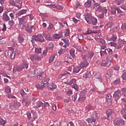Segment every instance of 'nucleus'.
<instances>
[{
    "instance_id": "1",
    "label": "nucleus",
    "mask_w": 126,
    "mask_h": 126,
    "mask_svg": "<svg viewBox=\"0 0 126 126\" xmlns=\"http://www.w3.org/2000/svg\"><path fill=\"white\" fill-rule=\"evenodd\" d=\"M85 19L88 24H92L93 25H97V19L94 17L92 15L88 14L85 16Z\"/></svg>"
},
{
    "instance_id": "2",
    "label": "nucleus",
    "mask_w": 126,
    "mask_h": 126,
    "mask_svg": "<svg viewBox=\"0 0 126 126\" xmlns=\"http://www.w3.org/2000/svg\"><path fill=\"white\" fill-rule=\"evenodd\" d=\"M46 73H42L37 76V78L38 80H42L41 85V86H43V87H46L49 85V83H48L46 81H44V79L46 78Z\"/></svg>"
},
{
    "instance_id": "3",
    "label": "nucleus",
    "mask_w": 126,
    "mask_h": 126,
    "mask_svg": "<svg viewBox=\"0 0 126 126\" xmlns=\"http://www.w3.org/2000/svg\"><path fill=\"white\" fill-rule=\"evenodd\" d=\"M94 8L96 10V11H99V12H102L103 14L104 13H107V9L105 8H102V7L100 6V4L99 3L94 4Z\"/></svg>"
},
{
    "instance_id": "4",
    "label": "nucleus",
    "mask_w": 126,
    "mask_h": 126,
    "mask_svg": "<svg viewBox=\"0 0 126 126\" xmlns=\"http://www.w3.org/2000/svg\"><path fill=\"white\" fill-rule=\"evenodd\" d=\"M32 40H31L32 45H34V41H38V42H43L44 41V37L41 34H38L37 35H32Z\"/></svg>"
},
{
    "instance_id": "5",
    "label": "nucleus",
    "mask_w": 126,
    "mask_h": 126,
    "mask_svg": "<svg viewBox=\"0 0 126 126\" xmlns=\"http://www.w3.org/2000/svg\"><path fill=\"white\" fill-rule=\"evenodd\" d=\"M82 61L80 63V67L81 68H84V67H87L89 65V63L86 60V56L85 55H83L82 56Z\"/></svg>"
},
{
    "instance_id": "6",
    "label": "nucleus",
    "mask_w": 126,
    "mask_h": 126,
    "mask_svg": "<svg viewBox=\"0 0 126 126\" xmlns=\"http://www.w3.org/2000/svg\"><path fill=\"white\" fill-rule=\"evenodd\" d=\"M32 115L31 114V113L29 112H27L28 119L29 120H31L32 118H33V120H35V119L38 118V115H37V113H36V112L34 111H32Z\"/></svg>"
},
{
    "instance_id": "7",
    "label": "nucleus",
    "mask_w": 126,
    "mask_h": 126,
    "mask_svg": "<svg viewBox=\"0 0 126 126\" xmlns=\"http://www.w3.org/2000/svg\"><path fill=\"white\" fill-rule=\"evenodd\" d=\"M114 126H119L120 125H125V121L122 118H117L113 121Z\"/></svg>"
},
{
    "instance_id": "8",
    "label": "nucleus",
    "mask_w": 126,
    "mask_h": 126,
    "mask_svg": "<svg viewBox=\"0 0 126 126\" xmlns=\"http://www.w3.org/2000/svg\"><path fill=\"white\" fill-rule=\"evenodd\" d=\"M42 58L43 56L42 55H32L30 57L31 61H41Z\"/></svg>"
},
{
    "instance_id": "9",
    "label": "nucleus",
    "mask_w": 126,
    "mask_h": 126,
    "mask_svg": "<svg viewBox=\"0 0 126 126\" xmlns=\"http://www.w3.org/2000/svg\"><path fill=\"white\" fill-rule=\"evenodd\" d=\"M121 96V91L120 90H118L115 91L114 94H113V96L114 98V100L115 101H118L119 99H120V96Z\"/></svg>"
},
{
    "instance_id": "10",
    "label": "nucleus",
    "mask_w": 126,
    "mask_h": 126,
    "mask_svg": "<svg viewBox=\"0 0 126 126\" xmlns=\"http://www.w3.org/2000/svg\"><path fill=\"white\" fill-rule=\"evenodd\" d=\"M94 3H95V0H88L85 3V6L88 7V8H91V6L92 4H94Z\"/></svg>"
},
{
    "instance_id": "11",
    "label": "nucleus",
    "mask_w": 126,
    "mask_h": 126,
    "mask_svg": "<svg viewBox=\"0 0 126 126\" xmlns=\"http://www.w3.org/2000/svg\"><path fill=\"white\" fill-rule=\"evenodd\" d=\"M106 99L107 102V105L111 106V104H112V95L110 94H107L106 96Z\"/></svg>"
},
{
    "instance_id": "12",
    "label": "nucleus",
    "mask_w": 126,
    "mask_h": 126,
    "mask_svg": "<svg viewBox=\"0 0 126 126\" xmlns=\"http://www.w3.org/2000/svg\"><path fill=\"white\" fill-rule=\"evenodd\" d=\"M114 110L113 109H108L107 111L106 114H107V120H108L109 121V120H110V117H111V116H112V114H113L114 113Z\"/></svg>"
},
{
    "instance_id": "13",
    "label": "nucleus",
    "mask_w": 126,
    "mask_h": 126,
    "mask_svg": "<svg viewBox=\"0 0 126 126\" xmlns=\"http://www.w3.org/2000/svg\"><path fill=\"white\" fill-rule=\"evenodd\" d=\"M62 41H63L65 45H63V48H67L69 46V40L68 38H62Z\"/></svg>"
},
{
    "instance_id": "14",
    "label": "nucleus",
    "mask_w": 126,
    "mask_h": 126,
    "mask_svg": "<svg viewBox=\"0 0 126 126\" xmlns=\"http://www.w3.org/2000/svg\"><path fill=\"white\" fill-rule=\"evenodd\" d=\"M2 19L4 21H9L10 18L8 15H7V12H5L2 15Z\"/></svg>"
},
{
    "instance_id": "15",
    "label": "nucleus",
    "mask_w": 126,
    "mask_h": 126,
    "mask_svg": "<svg viewBox=\"0 0 126 126\" xmlns=\"http://www.w3.org/2000/svg\"><path fill=\"white\" fill-rule=\"evenodd\" d=\"M50 84L48 83V89L49 90H51V91H53L54 89H57V85H56L55 84H51V85H49Z\"/></svg>"
},
{
    "instance_id": "16",
    "label": "nucleus",
    "mask_w": 126,
    "mask_h": 126,
    "mask_svg": "<svg viewBox=\"0 0 126 126\" xmlns=\"http://www.w3.org/2000/svg\"><path fill=\"white\" fill-rule=\"evenodd\" d=\"M22 70V68H21V66H15L13 67V71L14 73H15L16 71H21Z\"/></svg>"
},
{
    "instance_id": "17",
    "label": "nucleus",
    "mask_w": 126,
    "mask_h": 126,
    "mask_svg": "<svg viewBox=\"0 0 126 126\" xmlns=\"http://www.w3.org/2000/svg\"><path fill=\"white\" fill-rule=\"evenodd\" d=\"M94 52L92 51H90L89 53H88L86 55H85L86 58H88V59H92L93 57L94 56Z\"/></svg>"
},
{
    "instance_id": "18",
    "label": "nucleus",
    "mask_w": 126,
    "mask_h": 126,
    "mask_svg": "<svg viewBox=\"0 0 126 126\" xmlns=\"http://www.w3.org/2000/svg\"><path fill=\"white\" fill-rule=\"evenodd\" d=\"M111 14H113V15H115V14H117L118 8L111 7Z\"/></svg>"
},
{
    "instance_id": "19",
    "label": "nucleus",
    "mask_w": 126,
    "mask_h": 126,
    "mask_svg": "<svg viewBox=\"0 0 126 126\" xmlns=\"http://www.w3.org/2000/svg\"><path fill=\"white\" fill-rule=\"evenodd\" d=\"M44 37L48 41H51L52 40V35L51 33H49L48 32L44 35Z\"/></svg>"
},
{
    "instance_id": "20",
    "label": "nucleus",
    "mask_w": 126,
    "mask_h": 126,
    "mask_svg": "<svg viewBox=\"0 0 126 126\" xmlns=\"http://www.w3.org/2000/svg\"><path fill=\"white\" fill-rule=\"evenodd\" d=\"M118 36H117V34H113L110 37L111 41H113V42H116Z\"/></svg>"
},
{
    "instance_id": "21",
    "label": "nucleus",
    "mask_w": 126,
    "mask_h": 126,
    "mask_svg": "<svg viewBox=\"0 0 126 126\" xmlns=\"http://www.w3.org/2000/svg\"><path fill=\"white\" fill-rule=\"evenodd\" d=\"M63 37V32L59 34H55L53 35L54 39H61Z\"/></svg>"
},
{
    "instance_id": "22",
    "label": "nucleus",
    "mask_w": 126,
    "mask_h": 126,
    "mask_svg": "<svg viewBox=\"0 0 126 126\" xmlns=\"http://www.w3.org/2000/svg\"><path fill=\"white\" fill-rule=\"evenodd\" d=\"M95 40L96 41V42H98L99 44H102V45H104V44L106 43L105 40L103 39L102 38H97L95 39Z\"/></svg>"
},
{
    "instance_id": "23",
    "label": "nucleus",
    "mask_w": 126,
    "mask_h": 126,
    "mask_svg": "<svg viewBox=\"0 0 126 126\" xmlns=\"http://www.w3.org/2000/svg\"><path fill=\"white\" fill-rule=\"evenodd\" d=\"M22 103H26V106L27 107H28V106L30 105V103H31V101L27 99V98H25L23 100Z\"/></svg>"
},
{
    "instance_id": "24",
    "label": "nucleus",
    "mask_w": 126,
    "mask_h": 126,
    "mask_svg": "<svg viewBox=\"0 0 126 126\" xmlns=\"http://www.w3.org/2000/svg\"><path fill=\"white\" fill-rule=\"evenodd\" d=\"M83 77L85 78H89V77H91V72L90 71H87L84 74Z\"/></svg>"
},
{
    "instance_id": "25",
    "label": "nucleus",
    "mask_w": 126,
    "mask_h": 126,
    "mask_svg": "<svg viewBox=\"0 0 126 126\" xmlns=\"http://www.w3.org/2000/svg\"><path fill=\"white\" fill-rule=\"evenodd\" d=\"M34 71L35 73V75H37V76L38 75H40V74H41V73H42V69H41L40 68H38L35 70H34Z\"/></svg>"
},
{
    "instance_id": "26",
    "label": "nucleus",
    "mask_w": 126,
    "mask_h": 126,
    "mask_svg": "<svg viewBox=\"0 0 126 126\" xmlns=\"http://www.w3.org/2000/svg\"><path fill=\"white\" fill-rule=\"evenodd\" d=\"M95 33V31L92 30L88 29V31L85 32H84V35H89V34H93Z\"/></svg>"
},
{
    "instance_id": "27",
    "label": "nucleus",
    "mask_w": 126,
    "mask_h": 126,
    "mask_svg": "<svg viewBox=\"0 0 126 126\" xmlns=\"http://www.w3.org/2000/svg\"><path fill=\"white\" fill-rule=\"evenodd\" d=\"M18 40L21 44H22V43L24 42V38H23V35L22 34L20 35L18 37Z\"/></svg>"
},
{
    "instance_id": "28",
    "label": "nucleus",
    "mask_w": 126,
    "mask_h": 126,
    "mask_svg": "<svg viewBox=\"0 0 126 126\" xmlns=\"http://www.w3.org/2000/svg\"><path fill=\"white\" fill-rule=\"evenodd\" d=\"M87 121H88L89 124H93V125H94L95 122H96V119L88 118Z\"/></svg>"
},
{
    "instance_id": "29",
    "label": "nucleus",
    "mask_w": 126,
    "mask_h": 126,
    "mask_svg": "<svg viewBox=\"0 0 126 126\" xmlns=\"http://www.w3.org/2000/svg\"><path fill=\"white\" fill-rule=\"evenodd\" d=\"M22 69H27L28 68V63H24L23 64L20 65Z\"/></svg>"
},
{
    "instance_id": "30",
    "label": "nucleus",
    "mask_w": 126,
    "mask_h": 126,
    "mask_svg": "<svg viewBox=\"0 0 126 126\" xmlns=\"http://www.w3.org/2000/svg\"><path fill=\"white\" fill-rule=\"evenodd\" d=\"M26 12H27V10L26 9L21 10L20 11L18 12V15L20 16L23 14H25Z\"/></svg>"
},
{
    "instance_id": "31",
    "label": "nucleus",
    "mask_w": 126,
    "mask_h": 126,
    "mask_svg": "<svg viewBox=\"0 0 126 126\" xmlns=\"http://www.w3.org/2000/svg\"><path fill=\"white\" fill-rule=\"evenodd\" d=\"M35 76H36V74L35 73V71L34 70L31 71L29 73V76H30V77H35Z\"/></svg>"
},
{
    "instance_id": "32",
    "label": "nucleus",
    "mask_w": 126,
    "mask_h": 126,
    "mask_svg": "<svg viewBox=\"0 0 126 126\" xmlns=\"http://www.w3.org/2000/svg\"><path fill=\"white\" fill-rule=\"evenodd\" d=\"M69 53L72 58H74L75 57V54H74V53H75V50H74V49L72 48L70 50Z\"/></svg>"
},
{
    "instance_id": "33",
    "label": "nucleus",
    "mask_w": 126,
    "mask_h": 126,
    "mask_svg": "<svg viewBox=\"0 0 126 126\" xmlns=\"http://www.w3.org/2000/svg\"><path fill=\"white\" fill-rule=\"evenodd\" d=\"M108 45H109L110 47H117V43L113 41L108 43Z\"/></svg>"
},
{
    "instance_id": "34",
    "label": "nucleus",
    "mask_w": 126,
    "mask_h": 126,
    "mask_svg": "<svg viewBox=\"0 0 126 126\" xmlns=\"http://www.w3.org/2000/svg\"><path fill=\"white\" fill-rule=\"evenodd\" d=\"M76 83V79H72L68 84V85H72Z\"/></svg>"
},
{
    "instance_id": "35",
    "label": "nucleus",
    "mask_w": 126,
    "mask_h": 126,
    "mask_svg": "<svg viewBox=\"0 0 126 126\" xmlns=\"http://www.w3.org/2000/svg\"><path fill=\"white\" fill-rule=\"evenodd\" d=\"M80 71V69L79 68V67H75L73 68V72L74 73H78V72H79Z\"/></svg>"
},
{
    "instance_id": "36",
    "label": "nucleus",
    "mask_w": 126,
    "mask_h": 126,
    "mask_svg": "<svg viewBox=\"0 0 126 126\" xmlns=\"http://www.w3.org/2000/svg\"><path fill=\"white\" fill-rule=\"evenodd\" d=\"M54 47H55V44H54V43H51L50 44H49L47 48L49 49V50H50L51 51H53V50L54 49L53 48Z\"/></svg>"
},
{
    "instance_id": "37",
    "label": "nucleus",
    "mask_w": 126,
    "mask_h": 126,
    "mask_svg": "<svg viewBox=\"0 0 126 126\" xmlns=\"http://www.w3.org/2000/svg\"><path fill=\"white\" fill-rule=\"evenodd\" d=\"M112 25H114V23L112 22L109 23L105 26L104 28L105 29H108L110 28V27H111V26Z\"/></svg>"
},
{
    "instance_id": "38",
    "label": "nucleus",
    "mask_w": 126,
    "mask_h": 126,
    "mask_svg": "<svg viewBox=\"0 0 126 126\" xmlns=\"http://www.w3.org/2000/svg\"><path fill=\"white\" fill-rule=\"evenodd\" d=\"M50 6L51 7H53L54 8H57V9H62V8H63L62 6H58L54 4H51Z\"/></svg>"
},
{
    "instance_id": "39",
    "label": "nucleus",
    "mask_w": 126,
    "mask_h": 126,
    "mask_svg": "<svg viewBox=\"0 0 126 126\" xmlns=\"http://www.w3.org/2000/svg\"><path fill=\"white\" fill-rule=\"evenodd\" d=\"M6 124V121L5 120H3V119L1 118H0V125L1 126H4Z\"/></svg>"
},
{
    "instance_id": "40",
    "label": "nucleus",
    "mask_w": 126,
    "mask_h": 126,
    "mask_svg": "<svg viewBox=\"0 0 126 126\" xmlns=\"http://www.w3.org/2000/svg\"><path fill=\"white\" fill-rule=\"evenodd\" d=\"M14 104H15V108H19V107L21 106V104H20V103L17 102V101H15L14 102Z\"/></svg>"
},
{
    "instance_id": "41",
    "label": "nucleus",
    "mask_w": 126,
    "mask_h": 126,
    "mask_svg": "<svg viewBox=\"0 0 126 126\" xmlns=\"http://www.w3.org/2000/svg\"><path fill=\"white\" fill-rule=\"evenodd\" d=\"M42 49L40 47H37L35 48V52L36 54H40L41 53V51Z\"/></svg>"
},
{
    "instance_id": "42",
    "label": "nucleus",
    "mask_w": 126,
    "mask_h": 126,
    "mask_svg": "<svg viewBox=\"0 0 126 126\" xmlns=\"http://www.w3.org/2000/svg\"><path fill=\"white\" fill-rule=\"evenodd\" d=\"M43 102H42L41 101H38L36 103V108H40V107H42L43 106Z\"/></svg>"
},
{
    "instance_id": "43",
    "label": "nucleus",
    "mask_w": 126,
    "mask_h": 126,
    "mask_svg": "<svg viewBox=\"0 0 126 126\" xmlns=\"http://www.w3.org/2000/svg\"><path fill=\"white\" fill-rule=\"evenodd\" d=\"M119 83H121V80L120 79H118L114 81L113 84L114 85H118Z\"/></svg>"
},
{
    "instance_id": "44",
    "label": "nucleus",
    "mask_w": 126,
    "mask_h": 126,
    "mask_svg": "<svg viewBox=\"0 0 126 126\" xmlns=\"http://www.w3.org/2000/svg\"><path fill=\"white\" fill-rule=\"evenodd\" d=\"M76 99H77V94H75L74 95L72 96V100L74 102H75L76 100Z\"/></svg>"
},
{
    "instance_id": "45",
    "label": "nucleus",
    "mask_w": 126,
    "mask_h": 126,
    "mask_svg": "<svg viewBox=\"0 0 126 126\" xmlns=\"http://www.w3.org/2000/svg\"><path fill=\"white\" fill-rule=\"evenodd\" d=\"M69 34H70V32L69 31V29H67L66 30V31L65 32V37H67V36H69Z\"/></svg>"
},
{
    "instance_id": "46",
    "label": "nucleus",
    "mask_w": 126,
    "mask_h": 126,
    "mask_svg": "<svg viewBox=\"0 0 126 126\" xmlns=\"http://www.w3.org/2000/svg\"><path fill=\"white\" fill-rule=\"evenodd\" d=\"M85 99H86V97L83 96H80L78 98V101H81V102H83V101H84V100H85Z\"/></svg>"
},
{
    "instance_id": "47",
    "label": "nucleus",
    "mask_w": 126,
    "mask_h": 126,
    "mask_svg": "<svg viewBox=\"0 0 126 126\" xmlns=\"http://www.w3.org/2000/svg\"><path fill=\"white\" fill-rule=\"evenodd\" d=\"M117 28H111L110 30V33H115V32H117Z\"/></svg>"
},
{
    "instance_id": "48",
    "label": "nucleus",
    "mask_w": 126,
    "mask_h": 126,
    "mask_svg": "<svg viewBox=\"0 0 126 126\" xmlns=\"http://www.w3.org/2000/svg\"><path fill=\"white\" fill-rule=\"evenodd\" d=\"M106 51H107V49H105L104 51L101 50L100 51V55L102 56H104V55H107V52H106Z\"/></svg>"
},
{
    "instance_id": "49",
    "label": "nucleus",
    "mask_w": 126,
    "mask_h": 126,
    "mask_svg": "<svg viewBox=\"0 0 126 126\" xmlns=\"http://www.w3.org/2000/svg\"><path fill=\"white\" fill-rule=\"evenodd\" d=\"M12 43H13V46L16 47V46L18 45V44L17 43V41L15 39H13L12 40Z\"/></svg>"
},
{
    "instance_id": "50",
    "label": "nucleus",
    "mask_w": 126,
    "mask_h": 126,
    "mask_svg": "<svg viewBox=\"0 0 126 126\" xmlns=\"http://www.w3.org/2000/svg\"><path fill=\"white\" fill-rule=\"evenodd\" d=\"M122 91L123 92V95L126 97V88H124L122 89Z\"/></svg>"
},
{
    "instance_id": "51",
    "label": "nucleus",
    "mask_w": 126,
    "mask_h": 126,
    "mask_svg": "<svg viewBox=\"0 0 126 126\" xmlns=\"http://www.w3.org/2000/svg\"><path fill=\"white\" fill-rule=\"evenodd\" d=\"M87 92H86V91L83 90L81 91V92L80 93V95H81V96H85V94H87Z\"/></svg>"
},
{
    "instance_id": "52",
    "label": "nucleus",
    "mask_w": 126,
    "mask_h": 126,
    "mask_svg": "<svg viewBox=\"0 0 126 126\" xmlns=\"http://www.w3.org/2000/svg\"><path fill=\"white\" fill-rule=\"evenodd\" d=\"M121 29H122V30H126V23H122V26L121 27Z\"/></svg>"
},
{
    "instance_id": "53",
    "label": "nucleus",
    "mask_w": 126,
    "mask_h": 126,
    "mask_svg": "<svg viewBox=\"0 0 126 126\" xmlns=\"http://www.w3.org/2000/svg\"><path fill=\"white\" fill-rule=\"evenodd\" d=\"M66 94L68 96H70V95H72V91H71V90H68L66 92Z\"/></svg>"
},
{
    "instance_id": "54",
    "label": "nucleus",
    "mask_w": 126,
    "mask_h": 126,
    "mask_svg": "<svg viewBox=\"0 0 126 126\" xmlns=\"http://www.w3.org/2000/svg\"><path fill=\"white\" fill-rule=\"evenodd\" d=\"M72 88H74L75 90H78V86H77V84H73L72 85Z\"/></svg>"
},
{
    "instance_id": "55",
    "label": "nucleus",
    "mask_w": 126,
    "mask_h": 126,
    "mask_svg": "<svg viewBox=\"0 0 126 126\" xmlns=\"http://www.w3.org/2000/svg\"><path fill=\"white\" fill-rule=\"evenodd\" d=\"M54 59L55 55H52L49 59V63H52V62H54Z\"/></svg>"
},
{
    "instance_id": "56",
    "label": "nucleus",
    "mask_w": 126,
    "mask_h": 126,
    "mask_svg": "<svg viewBox=\"0 0 126 126\" xmlns=\"http://www.w3.org/2000/svg\"><path fill=\"white\" fill-rule=\"evenodd\" d=\"M9 15L10 17H11L12 20H13V19H14V12L10 13Z\"/></svg>"
},
{
    "instance_id": "57",
    "label": "nucleus",
    "mask_w": 126,
    "mask_h": 126,
    "mask_svg": "<svg viewBox=\"0 0 126 126\" xmlns=\"http://www.w3.org/2000/svg\"><path fill=\"white\" fill-rule=\"evenodd\" d=\"M125 2V0H118L117 4L118 5H120V4H122V3H124Z\"/></svg>"
},
{
    "instance_id": "58",
    "label": "nucleus",
    "mask_w": 126,
    "mask_h": 126,
    "mask_svg": "<svg viewBox=\"0 0 126 126\" xmlns=\"http://www.w3.org/2000/svg\"><path fill=\"white\" fill-rule=\"evenodd\" d=\"M14 21L13 20H11L8 21V24L10 25V26H13L14 25Z\"/></svg>"
},
{
    "instance_id": "59",
    "label": "nucleus",
    "mask_w": 126,
    "mask_h": 126,
    "mask_svg": "<svg viewBox=\"0 0 126 126\" xmlns=\"http://www.w3.org/2000/svg\"><path fill=\"white\" fill-rule=\"evenodd\" d=\"M92 109V106L91 105H88L86 107V110L87 111H89Z\"/></svg>"
},
{
    "instance_id": "60",
    "label": "nucleus",
    "mask_w": 126,
    "mask_h": 126,
    "mask_svg": "<svg viewBox=\"0 0 126 126\" xmlns=\"http://www.w3.org/2000/svg\"><path fill=\"white\" fill-rule=\"evenodd\" d=\"M15 58V52H13L11 55L10 58L13 60Z\"/></svg>"
},
{
    "instance_id": "61",
    "label": "nucleus",
    "mask_w": 126,
    "mask_h": 126,
    "mask_svg": "<svg viewBox=\"0 0 126 126\" xmlns=\"http://www.w3.org/2000/svg\"><path fill=\"white\" fill-rule=\"evenodd\" d=\"M122 115H123V116H124V115L126 114V108L123 109L121 110V112Z\"/></svg>"
},
{
    "instance_id": "62",
    "label": "nucleus",
    "mask_w": 126,
    "mask_h": 126,
    "mask_svg": "<svg viewBox=\"0 0 126 126\" xmlns=\"http://www.w3.org/2000/svg\"><path fill=\"white\" fill-rule=\"evenodd\" d=\"M5 91L7 93H10L11 92V90L9 87H6L5 89Z\"/></svg>"
},
{
    "instance_id": "63",
    "label": "nucleus",
    "mask_w": 126,
    "mask_h": 126,
    "mask_svg": "<svg viewBox=\"0 0 126 126\" xmlns=\"http://www.w3.org/2000/svg\"><path fill=\"white\" fill-rule=\"evenodd\" d=\"M123 80H126V73H124L122 74L121 76Z\"/></svg>"
},
{
    "instance_id": "64",
    "label": "nucleus",
    "mask_w": 126,
    "mask_h": 126,
    "mask_svg": "<svg viewBox=\"0 0 126 126\" xmlns=\"http://www.w3.org/2000/svg\"><path fill=\"white\" fill-rule=\"evenodd\" d=\"M78 39L81 40H83V35H82V34H78Z\"/></svg>"
}]
</instances>
